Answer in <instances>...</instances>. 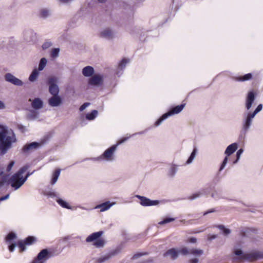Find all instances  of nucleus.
<instances>
[{
    "mask_svg": "<svg viewBox=\"0 0 263 263\" xmlns=\"http://www.w3.org/2000/svg\"><path fill=\"white\" fill-rule=\"evenodd\" d=\"M60 173H61V170L60 169H57L52 174V178H51V184L52 185H53L54 184L58 178H59V177L60 175Z\"/></svg>",
    "mask_w": 263,
    "mask_h": 263,
    "instance_id": "obj_32",
    "label": "nucleus"
},
{
    "mask_svg": "<svg viewBox=\"0 0 263 263\" xmlns=\"http://www.w3.org/2000/svg\"><path fill=\"white\" fill-rule=\"evenodd\" d=\"M256 98V95L253 91L248 92L245 101V108L247 110H249L253 103H254Z\"/></svg>",
    "mask_w": 263,
    "mask_h": 263,
    "instance_id": "obj_15",
    "label": "nucleus"
},
{
    "mask_svg": "<svg viewBox=\"0 0 263 263\" xmlns=\"http://www.w3.org/2000/svg\"><path fill=\"white\" fill-rule=\"evenodd\" d=\"M178 171V165L172 163L170 164V168H169L167 175L171 177H174Z\"/></svg>",
    "mask_w": 263,
    "mask_h": 263,
    "instance_id": "obj_30",
    "label": "nucleus"
},
{
    "mask_svg": "<svg viewBox=\"0 0 263 263\" xmlns=\"http://www.w3.org/2000/svg\"><path fill=\"white\" fill-rule=\"evenodd\" d=\"M47 195L49 197L59 198V194L54 192H48L47 193Z\"/></svg>",
    "mask_w": 263,
    "mask_h": 263,
    "instance_id": "obj_49",
    "label": "nucleus"
},
{
    "mask_svg": "<svg viewBox=\"0 0 263 263\" xmlns=\"http://www.w3.org/2000/svg\"><path fill=\"white\" fill-rule=\"evenodd\" d=\"M178 251L175 248H172L167 250L164 254L165 257L170 256L173 260L176 259L178 256Z\"/></svg>",
    "mask_w": 263,
    "mask_h": 263,
    "instance_id": "obj_26",
    "label": "nucleus"
},
{
    "mask_svg": "<svg viewBox=\"0 0 263 263\" xmlns=\"http://www.w3.org/2000/svg\"><path fill=\"white\" fill-rule=\"evenodd\" d=\"M185 105V104L183 103L173 107L168 112L162 115V116L156 121L155 126H159L164 120H166L169 117L180 113L183 109Z\"/></svg>",
    "mask_w": 263,
    "mask_h": 263,
    "instance_id": "obj_6",
    "label": "nucleus"
},
{
    "mask_svg": "<svg viewBox=\"0 0 263 263\" xmlns=\"http://www.w3.org/2000/svg\"><path fill=\"white\" fill-rule=\"evenodd\" d=\"M130 62V59L128 58H123L119 61L118 67L116 68V76L120 77L124 72V70L127 64Z\"/></svg>",
    "mask_w": 263,
    "mask_h": 263,
    "instance_id": "obj_12",
    "label": "nucleus"
},
{
    "mask_svg": "<svg viewBox=\"0 0 263 263\" xmlns=\"http://www.w3.org/2000/svg\"><path fill=\"white\" fill-rule=\"evenodd\" d=\"M217 227L222 232L223 234L225 236L230 234L231 232L229 229L226 228L223 225H218Z\"/></svg>",
    "mask_w": 263,
    "mask_h": 263,
    "instance_id": "obj_38",
    "label": "nucleus"
},
{
    "mask_svg": "<svg viewBox=\"0 0 263 263\" xmlns=\"http://www.w3.org/2000/svg\"><path fill=\"white\" fill-rule=\"evenodd\" d=\"M115 152V145H112L107 149L99 157L91 158V160L98 161L110 162L114 160V155Z\"/></svg>",
    "mask_w": 263,
    "mask_h": 263,
    "instance_id": "obj_7",
    "label": "nucleus"
},
{
    "mask_svg": "<svg viewBox=\"0 0 263 263\" xmlns=\"http://www.w3.org/2000/svg\"><path fill=\"white\" fill-rule=\"evenodd\" d=\"M6 108L5 103L0 100V110H3Z\"/></svg>",
    "mask_w": 263,
    "mask_h": 263,
    "instance_id": "obj_56",
    "label": "nucleus"
},
{
    "mask_svg": "<svg viewBox=\"0 0 263 263\" xmlns=\"http://www.w3.org/2000/svg\"><path fill=\"white\" fill-rule=\"evenodd\" d=\"M41 145L40 143L36 142L27 143L23 147L22 152L25 153H28L39 148Z\"/></svg>",
    "mask_w": 263,
    "mask_h": 263,
    "instance_id": "obj_16",
    "label": "nucleus"
},
{
    "mask_svg": "<svg viewBox=\"0 0 263 263\" xmlns=\"http://www.w3.org/2000/svg\"><path fill=\"white\" fill-rule=\"evenodd\" d=\"M90 103L89 102L84 103L81 107H80V110L81 111H83L86 107L90 105Z\"/></svg>",
    "mask_w": 263,
    "mask_h": 263,
    "instance_id": "obj_52",
    "label": "nucleus"
},
{
    "mask_svg": "<svg viewBox=\"0 0 263 263\" xmlns=\"http://www.w3.org/2000/svg\"><path fill=\"white\" fill-rule=\"evenodd\" d=\"M145 254L146 253H136L133 256V259H137V258L143 256L144 254Z\"/></svg>",
    "mask_w": 263,
    "mask_h": 263,
    "instance_id": "obj_54",
    "label": "nucleus"
},
{
    "mask_svg": "<svg viewBox=\"0 0 263 263\" xmlns=\"http://www.w3.org/2000/svg\"><path fill=\"white\" fill-rule=\"evenodd\" d=\"M16 236V234L13 232L10 233L6 237V241L7 242H10L12 240L15 239Z\"/></svg>",
    "mask_w": 263,
    "mask_h": 263,
    "instance_id": "obj_48",
    "label": "nucleus"
},
{
    "mask_svg": "<svg viewBox=\"0 0 263 263\" xmlns=\"http://www.w3.org/2000/svg\"><path fill=\"white\" fill-rule=\"evenodd\" d=\"M58 203L62 207L67 209H72V207L69 205V204L61 198H58L57 200Z\"/></svg>",
    "mask_w": 263,
    "mask_h": 263,
    "instance_id": "obj_34",
    "label": "nucleus"
},
{
    "mask_svg": "<svg viewBox=\"0 0 263 263\" xmlns=\"http://www.w3.org/2000/svg\"><path fill=\"white\" fill-rule=\"evenodd\" d=\"M49 257V251L47 249H45L38 254L32 263H44Z\"/></svg>",
    "mask_w": 263,
    "mask_h": 263,
    "instance_id": "obj_13",
    "label": "nucleus"
},
{
    "mask_svg": "<svg viewBox=\"0 0 263 263\" xmlns=\"http://www.w3.org/2000/svg\"><path fill=\"white\" fill-rule=\"evenodd\" d=\"M212 187L211 186L208 187H204L200 190L202 196L209 195L211 191Z\"/></svg>",
    "mask_w": 263,
    "mask_h": 263,
    "instance_id": "obj_39",
    "label": "nucleus"
},
{
    "mask_svg": "<svg viewBox=\"0 0 263 263\" xmlns=\"http://www.w3.org/2000/svg\"><path fill=\"white\" fill-rule=\"evenodd\" d=\"M15 247H16V245L15 243H12V244L9 245V251L10 252H13L14 250Z\"/></svg>",
    "mask_w": 263,
    "mask_h": 263,
    "instance_id": "obj_57",
    "label": "nucleus"
},
{
    "mask_svg": "<svg viewBox=\"0 0 263 263\" xmlns=\"http://www.w3.org/2000/svg\"><path fill=\"white\" fill-rule=\"evenodd\" d=\"M175 220V218H166L164 219L163 220L158 222V224L160 225H163L165 223L172 222Z\"/></svg>",
    "mask_w": 263,
    "mask_h": 263,
    "instance_id": "obj_44",
    "label": "nucleus"
},
{
    "mask_svg": "<svg viewBox=\"0 0 263 263\" xmlns=\"http://www.w3.org/2000/svg\"><path fill=\"white\" fill-rule=\"evenodd\" d=\"M228 157L227 156H226L224 158V159L222 161V162L220 166L219 167V172H221L224 168V167H226V166L228 163Z\"/></svg>",
    "mask_w": 263,
    "mask_h": 263,
    "instance_id": "obj_42",
    "label": "nucleus"
},
{
    "mask_svg": "<svg viewBox=\"0 0 263 263\" xmlns=\"http://www.w3.org/2000/svg\"><path fill=\"white\" fill-rule=\"evenodd\" d=\"M52 43L50 41H46L42 45V48L44 50L47 49L52 46Z\"/></svg>",
    "mask_w": 263,
    "mask_h": 263,
    "instance_id": "obj_50",
    "label": "nucleus"
},
{
    "mask_svg": "<svg viewBox=\"0 0 263 263\" xmlns=\"http://www.w3.org/2000/svg\"><path fill=\"white\" fill-rule=\"evenodd\" d=\"M47 60L45 58H43L40 60L39 67H38V70L39 71H42L43 70L44 68L46 67L47 64Z\"/></svg>",
    "mask_w": 263,
    "mask_h": 263,
    "instance_id": "obj_37",
    "label": "nucleus"
},
{
    "mask_svg": "<svg viewBox=\"0 0 263 263\" xmlns=\"http://www.w3.org/2000/svg\"><path fill=\"white\" fill-rule=\"evenodd\" d=\"M58 79L56 77H50L48 79L47 83L49 85V91L52 96H58L59 87L57 85Z\"/></svg>",
    "mask_w": 263,
    "mask_h": 263,
    "instance_id": "obj_8",
    "label": "nucleus"
},
{
    "mask_svg": "<svg viewBox=\"0 0 263 263\" xmlns=\"http://www.w3.org/2000/svg\"><path fill=\"white\" fill-rule=\"evenodd\" d=\"M16 141L13 130L6 125L0 124V153L5 154Z\"/></svg>",
    "mask_w": 263,
    "mask_h": 263,
    "instance_id": "obj_1",
    "label": "nucleus"
},
{
    "mask_svg": "<svg viewBox=\"0 0 263 263\" xmlns=\"http://www.w3.org/2000/svg\"><path fill=\"white\" fill-rule=\"evenodd\" d=\"M100 35L102 37L110 40L114 37V31L111 28L108 27L104 28L101 32Z\"/></svg>",
    "mask_w": 263,
    "mask_h": 263,
    "instance_id": "obj_22",
    "label": "nucleus"
},
{
    "mask_svg": "<svg viewBox=\"0 0 263 263\" xmlns=\"http://www.w3.org/2000/svg\"><path fill=\"white\" fill-rule=\"evenodd\" d=\"M129 138V137H124L123 138H122L120 140H119L118 141V142L116 143V147L120 144L124 143V142H125L128 138Z\"/></svg>",
    "mask_w": 263,
    "mask_h": 263,
    "instance_id": "obj_51",
    "label": "nucleus"
},
{
    "mask_svg": "<svg viewBox=\"0 0 263 263\" xmlns=\"http://www.w3.org/2000/svg\"><path fill=\"white\" fill-rule=\"evenodd\" d=\"M255 116L251 113V111H246L243 114L241 122V129L240 132L239 139L243 140L247 133L250 130Z\"/></svg>",
    "mask_w": 263,
    "mask_h": 263,
    "instance_id": "obj_3",
    "label": "nucleus"
},
{
    "mask_svg": "<svg viewBox=\"0 0 263 263\" xmlns=\"http://www.w3.org/2000/svg\"><path fill=\"white\" fill-rule=\"evenodd\" d=\"M62 103V100L60 96H52L49 99L48 103L51 107H57Z\"/></svg>",
    "mask_w": 263,
    "mask_h": 263,
    "instance_id": "obj_20",
    "label": "nucleus"
},
{
    "mask_svg": "<svg viewBox=\"0 0 263 263\" xmlns=\"http://www.w3.org/2000/svg\"><path fill=\"white\" fill-rule=\"evenodd\" d=\"M115 202L107 201L97 205L94 209H100V212H103L109 210L111 206L115 204Z\"/></svg>",
    "mask_w": 263,
    "mask_h": 263,
    "instance_id": "obj_17",
    "label": "nucleus"
},
{
    "mask_svg": "<svg viewBox=\"0 0 263 263\" xmlns=\"http://www.w3.org/2000/svg\"><path fill=\"white\" fill-rule=\"evenodd\" d=\"M199 261V260L198 258H194L191 259L189 262L190 263H198Z\"/></svg>",
    "mask_w": 263,
    "mask_h": 263,
    "instance_id": "obj_58",
    "label": "nucleus"
},
{
    "mask_svg": "<svg viewBox=\"0 0 263 263\" xmlns=\"http://www.w3.org/2000/svg\"><path fill=\"white\" fill-rule=\"evenodd\" d=\"M34 240V238L32 236L27 237L25 241H19L18 242V246L20 249L21 252L26 250V248L25 245H31Z\"/></svg>",
    "mask_w": 263,
    "mask_h": 263,
    "instance_id": "obj_21",
    "label": "nucleus"
},
{
    "mask_svg": "<svg viewBox=\"0 0 263 263\" xmlns=\"http://www.w3.org/2000/svg\"><path fill=\"white\" fill-rule=\"evenodd\" d=\"M214 212H215V210L214 209H211L209 210L208 211L205 212L203 213V215L205 216V215H206L207 214H208L209 213H213Z\"/></svg>",
    "mask_w": 263,
    "mask_h": 263,
    "instance_id": "obj_60",
    "label": "nucleus"
},
{
    "mask_svg": "<svg viewBox=\"0 0 263 263\" xmlns=\"http://www.w3.org/2000/svg\"><path fill=\"white\" fill-rule=\"evenodd\" d=\"M62 239L64 241H66L69 239H70V236H65V237H64L62 238Z\"/></svg>",
    "mask_w": 263,
    "mask_h": 263,
    "instance_id": "obj_63",
    "label": "nucleus"
},
{
    "mask_svg": "<svg viewBox=\"0 0 263 263\" xmlns=\"http://www.w3.org/2000/svg\"><path fill=\"white\" fill-rule=\"evenodd\" d=\"M196 241H197V239L194 237L190 238L188 240V242L190 243H195V242H196Z\"/></svg>",
    "mask_w": 263,
    "mask_h": 263,
    "instance_id": "obj_61",
    "label": "nucleus"
},
{
    "mask_svg": "<svg viewBox=\"0 0 263 263\" xmlns=\"http://www.w3.org/2000/svg\"><path fill=\"white\" fill-rule=\"evenodd\" d=\"M3 173L4 172L3 171L0 172V177H1L0 183L2 186L7 181L8 179V175H3Z\"/></svg>",
    "mask_w": 263,
    "mask_h": 263,
    "instance_id": "obj_41",
    "label": "nucleus"
},
{
    "mask_svg": "<svg viewBox=\"0 0 263 263\" xmlns=\"http://www.w3.org/2000/svg\"><path fill=\"white\" fill-rule=\"evenodd\" d=\"M29 101H32L31 106L34 109L36 110L40 109L43 106V102L41 99L39 98H35L32 101L31 99H29Z\"/></svg>",
    "mask_w": 263,
    "mask_h": 263,
    "instance_id": "obj_25",
    "label": "nucleus"
},
{
    "mask_svg": "<svg viewBox=\"0 0 263 263\" xmlns=\"http://www.w3.org/2000/svg\"><path fill=\"white\" fill-rule=\"evenodd\" d=\"M211 197L215 200H219L221 199L233 200L227 198L224 192L222 190H215L211 194Z\"/></svg>",
    "mask_w": 263,
    "mask_h": 263,
    "instance_id": "obj_19",
    "label": "nucleus"
},
{
    "mask_svg": "<svg viewBox=\"0 0 263 263\" xmlns=\"http://www.w3.org/2000/svg\"><path fill=\"white\" fill-rule=\"evenodd\" d=\"M60 49L58 48H54L51 52V57L52 58H57L59 55Z\"/></svg>",
    "mask_w": 263,
    "mask_h": 263,
    "instance_id": "obj_45",
    "label": "nucleus"
},
{
    "mask_svg": "<svg viewBox=\"0 0 263 263\" xmlns=\"http://www.w3.org/2000/svg\"><path fill=\"white\" fill-rule=\"evenodd\" d=\"M82 73L85 77H91L95 74V69L91 66H87L82 69Z\"/></svg>",
    "mask_w": 263,
    "mask_h": 263,
    "instance_id": "obj_24",
    "label": "nucleus"
},
{
    "mask_svg": "<svg viewBox=\"0 0 263 263\" xmlns=\"http://www.w3.org/2000/svg\"><path fill=\"white\" fill-rule=\"evenodd\" d=\"M14 163H15V162L14 161H11L9 163V164H8V166L7 167V171L8 172H9L11 170V169H12V167L13 166Z\"/></svg>",
    "mask_w": 263,
    "mask_h": 263,
    "instance_id": "obj_53",
    "label": "nucleus"
},
{
    "mask_svg": "<svg viewBox=\"0 0 263 263\" xmlns=\"http://www.w3.org/2000/svg\"><path fill=\"white\" fill-rule=\"evenodd\" d=\"M198 153V148L196 146H194L192 152L191 153L190 157L186 161L185 164L187 165L191 164L194 160L195 159L197 154Z\"/></svg>",
    "mask_w": 263,
    "mask_h": 263,
    "instance_id": "obj_29",
    "label": "nucleus"
},
{
    "mask_svg": "<svg viewBox=\"0 0 263 263\" xmlns=\"http://www.w3.org/2000/svg\"><path fill=\"white\" fill-rule=\"evenodd\" d=\"M262 105L261 104H259V105H258V106L255 109V110L251 112V113L255 117V116L259 112H260L262 110Z\"/></svg>",
    "mask_w": 263,
    "mask_h": 263,
    "instance_id": "obj_47",
    "label": "nucleus"
},
{
    "mask_svg": "<svg viewBox=\"0 0 263 263\" xmlns=\"http://www.w3.org/2000/svg\"><path fill=\"white\" fill-rule=\"evenodd\" d=\"M39 76V72L36 69H34L32 71L29 77V80L30 82H34L37 80V77Z\"/></svg>",
    "mask_w": 263,
    "mask_h": 263,
    "instance_id": "obj_33",
    "label": "nucleus"
},
{
    "mask_svg": "<svg viewBox=\"0 0 263 263\" xmlns=\"http://www.w3.org/2000/svg\"><path fill=\"white\" fill-rule=\"evenodd\" d=\"M51 15V11L49 9L44 8L40 10L39 16L43 18H47Z\"/></svg>",
    "mask_w": 263,
    "mask_h": 263,
    "instance_id": "obj_28",
    "label": "nucleus"
},
{
    "mask_svg": "<svg viewBox=\"0 0 263 263\" xmlns=\"http://www.w3.org/2000/svg\"><path fill=\"white\" fill-rule=\"evenodd\" d=\"M32 173H30L29 172L27 173L25 176H24V178H25V181L27 180L29 176H30Z\"/></svg>",
    "mask_w": 263,
    "mask_h": 263,
    "instance_id": "obj_64",
    "label": "nucleus"
},
{
    "mask_svg": "<svg viewBox=\"0 0 263 263\" xmlns=\"http://www.w3.org/2000/svg\"><path fill=\"white\" fill-rule=\"evenodd\" d=\"M98 112L97 110H93L91 113L87 114L86 115V118L88 120H93L98 116Z\"/></svg>",
    "mask_w": 263,
    "mask_h": 263,
    "instance_id": "obj_36",
    "label": "nucleus"
},
{
    "mask_svg": "<svg viewBox=\"0 0 263 263\" xmlns=\"http://www.w3.org/2000/svg\"><path fill=\"white\" fill-rule=\"evenodd\" d=\"M29 166L28 165L23 166L9 179V183L15 190L20 189L25 182L24 174L26 172Z\"/></svg>",
    "mask_w": 263,
    "mask_h": 263,
    "instance_id": "obj_2",
    "label": "nucleus"
},
{
    "mask_svg": "<svg viewBox=\"0 0 263 263\" xmlns=\"http://www.w3.org/2000/svg\"><path fill=\"white\" fill-rule=\"evenodd\" d=\"M243 152V150L242 148H240L239 149H238L237 151V152L236 153V159L235 160H234L233 161V164H236L239 161L240 158V156L242 154Z\"/></svg>",
    "mask_w": 263,
    "mask_h": 263,
    "instance_id": "obj_43",
    "label": "nucleus"
},
{
    "mask_svg": "<svg viewBox=\"0 0 263 263\" xmlns=\"http://www.w3.org/2000/svg\"><path fill=\"white\" fill-rule=\"evenodd\" d=\"M39 117V112L34 110H31L27 115V118L28 120H34L36 119Z\"/></svg>",
    "mask_w": 263,
    "mask_h": 263,
    "instance_id": "obj_31",
    "label": "nucleus"
},
{
    "mask_svg": "<svg viewBox=\"0 0 263 263\" xmlns=\"http://www.w3.org/2000/svg\"><path fill=\"white\" fill-rule=\"evenodd\" d=\"M9 197V194H7L4 196H3V197H1L0 198V201H4V200H5L7 199H8Z\"/></svg>",
    "mask_w": 263,
    "mask_h": 263,
    "instance_id": "obj_62",
    "label": "nucleus"
},
{
    "mask_svg": "<svg viewBox=\"0 0 263 263\" xmlns=\"http://www.w3.org/2000/svg\"><path fill=\"white\" fill-rule=\"evenodd\" d=\"M178 254H181L183 255H186L187 254H192L196 257L200 256L203 253V251L200 249H193L189 250L187 247H184L177 250Z\"/></svg>",
    "mask_w": 263,
    "mask_h": 263,
    "instance_id": "obj_11",
    "label": "nucleus"
},
{
    "mask_svg": "<svg viewBox=\"0 0 263 263\" xmlns=\"http://www.w3.org/2000/svg\"><path fill=\"white\" fill-rule=\"evenodd\" d=\"M234 254L237 255V257H233L234 260L254 261L260 257V255L258 252H254L248 253H243L240 249L236 250L234 251Z\"/></svg>",
    "mask_w": 263,
    "mask_h": 263,
    "instance_id": "obj_5",
    "label": "nucleus"
},
{
    "mask_svg": "<svg viewBox=\"0 0 263 263\" xmlns=\"http://www.w3.org/2000/svg\"><path fill=\"white\" fill-rule=\"evenodd\" d=\"M104 76L102 73H96L91 76L88 81L89 85L94 87H99L103 84Z\"/></svg>",
    "mask_w": 263,
    "mask_h": 263,
    "instance_id": "obj_9",
    "label": "nucleus"
},
{
    "mask_svg": "<svg viewBox=\"0 0 263 263\" xmlns=\"http://www.w3.org/2000/svg\"><path fill=\"white\" fill-rule=\"evenodd\" d=\"M59 5H69L72 2H73L75 0H57Z\"/></svg>",
    "mask_w": 263,
    "mask_h": 263,
    "instance_id": "obj_46",
    "label": "nucleus"
},
{
    "mask_svg": "<svg viewBox=\"0 0 263 263\" xmlns=\"http://www.w3.org/2000/svg\"><path fill=\"white\" fill-rule=\"evenodd\" d=\"M135 197L140 200V204L143 206L157 205L161 202L160 200H152L144 196H142L138 195H136Z\"/></svg>",
    "mask_w": 263,
    "mask_h": 263,
    "instance_id": "obj_10",
    "label": "nucleus"
},
{
    "mask_svg": "<svg viewBox=\"0 0 263 263\" xmlns=\"http://www.w3.org/2000/svg\"><path fill=\"white\" fill-rule=\"evenodd\" d=\"M238 144L234 142L228 145L224 151L226 156L228 157L233 154L238 148Z\"/></svg>",
    "mask_w": 263,
    "mask_h": 263,
    "instance_id": "obj_23",
    "label": "nucleus"
},
{
    "mask_svg": "<svg viewBox=\"0 0 263 263\" xmlns=\"http://www.w3.org/2000/svg\"><path fill=\"white\" fill-rule=\"evenodd\" d=\"M103 234L102 231L92 233L87 237L85 241L87 243L92 242L93 246L96 248H103L106 244V241L100 237Z\"/></svg>",
    "mask_w": 263,
    "mask_h": 263,
    "instance_id": "obj_4",
    "label": "nucleus"
},
{
    "mask_svg": "<svg viewBox=\"0 0 263 263\" xmlns=\"http://www.w3.org/2000/svg\"><path fill=\"white\" fill-rule=\"evenodd\" d=\"M115 254V250H113L102 255L97 259V263H105L109 260Z\"/></svg>",
    "mask_w": 263,
    "mask_h": 263,
    "instance_id": "obj_18",
    "label": "nucleus"
},
{
    "mask_svg": "<svg viewBox=\"0 0 263 263\" xmlns=\"http://www.w3.org/2000/svg\"><path fill=\"white\" fill-rule=\"evenodd\" d=\"M217 237L216 235H209L208 237V240L211 241L216 239Z\"/></svg>",
    "mask_w": 263,
    "mask_h": 263,
    "instance_id": "obj_55",
    "label": "nucleus"
},
{
    "mask_svg": "<svg viewBox=\"0 0 263 263\" xmlns=\"http://www.w3.org/2000/svg\"><path fill=\"white\" fill-rule=\"evenodd\" d=\"M201 196H202V195L201 194V193L200 191L199 190L198 192H197L193 194L191 196H190L188 197V199H189L190 200H195V199H196L197 198L201 197Z\"/></svg>",
    "mask_w": 263,
    "mask_h": 263,
    "instance_id": "obj_40",
    "label": "nucleus"
},
{
    "mask_svg": "<svg viewBox=\"0 0 263 263\" xmlns=\"http://www.w3.org/2000/svg\"><path fill=\"white\" fill-rule=\"evenodd\" d=\"M5 80L14 85L17 86H22L24 83L20 79L17 78L11 73H7L5 75Z\"/></svg>",
    "mask_w": 263,
    "mask_h": 263,
    "instance_id": "obj_14",
    "label": "nucleus"
},
{
    "mask_svg": "<svg viewBox=\"0 0 263 263\" xmlns=\"http://www.w3.org/2000/svg\"><path fill=\"white\" fill-rule=\"evenodd\" d=\"M33 34L34 32L31 30L25 31L24 32V36L25 40L28 42L31 41L32 40V36L33 35Z\"/></svg>",
    "mask_w": 263,
    "mask_h": 263,
    "instance_id": "obj_35",
    "label": "nucleus"
},
{
    "mask_svg": "<svg viewBox=\"0 0 263 263\" xmlns=\"http://www.w3.org/2000/svg\"><path fill=\"white\" fill-rule=\"evenodd\" d=\"M252 79V74L251 73L246 74L242 76L235 77L233 79L236 81L245 82L250 80Z\"/></svg>",
    "mask_w": 263,
    "mask_h": 263,
    "instance_id": "obj_27",
    "label": "nucleus"
},
{
    "mask_svg": "<svg viewBox=\"0 0 263 263\" xmlns=\"http://www.w3.org/2000/svg\"><path fill=\"white\" fill-rule=\"evenodd\" d=\"M18 128L22 130V132L24 133L26 131V127L22 125H18Z\"/></svg>",
    "mask_w": 263,
    "mask_h": 263,
    "instance_id": "obj_59",
    "label": "nucleus"
}]
</instances>
